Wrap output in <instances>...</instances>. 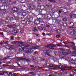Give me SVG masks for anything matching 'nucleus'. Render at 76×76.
Wrapping results in <instances>:
<instances>
[{"label": "nucleus", "instance_id": "obj_61", "mask_svg": "<svg viewBox=\"0 0 76 76\" xmlns=\"http://www.w3.org/2000/svg\"><path fill=\"white\" fill-rule=\"evenodd\" d=\"M72 16H73L72 15H70V17L71 18H72Z\"/></svg>", "mask_w": 76, "mask_h": 76}, {"label": "nucleus", "instance_id": "obj_51", "mask_svg": "<svg viewBox=\"0 0 76 76\" xmlns=\"http://www.w3.org/2000/svg\"><path fill=\"white\" fill-rule=\"evenodd\" d=\"M31 41H29V40H28V43H30L31 44Z\"/></svg>", "mask_w": 76, "mask_h": 76}, {"label": "nucleus", "instance_id": "obj_31", "mask_svg": "<svg viewBox=\"0 0 76 76\" xmlns=\"http://www.w3.org/2000/svg\"><path fill=\"white\" fill-rule=\"evenodd\" d=\"M48 1H50L51 2H55V0H48Z\"/></svg>", "mask_w": 76, "mask_h": 76}, {"label": "nucleus", "instance_id": "obj_11", "mask_svg": "<svg viewBox=\"0 0 76 76\" xmlns=\"http://www.w3.org/2000/svg\"><path fill=\"white\" fill-rule=\"evenodd\" d=\"M54 54L57 56H58L60 54V52L58 51H56L54 52Z\"/></svg>", "mask_w": 76, "mask_h": 76}, {"label": "nucleus", "instance_id": "obj_59", "mask_svg": "<svg viewBox=\"0 0 76 76\" xmlns=\"http://www.w3.org/2000/svg\"><path fill=\"white\" fill-rule=\"evenodd\" d=\"M60 66H61V67H63V66H58V68H60Z\"/></svg>", "mask_w": 76, "mask_h": 76}, {"label": "nucleus", "instance_id": "obj_30", "mask_svg": "<svg viewBox=\"0 0 76 76\" xmlns=\"http://www.w3.org/2000/svg\"><path fill=\"white\" fill-rule=\"evenodd\" d=\"M38 52L37 51H35L34 52V55H36V54H38Z\"/></svg>", "mask_w": 76, "mask_h": 76}, {"label": "nucleus", "instance_id": "obj_4", "mask_svg": "<svg viewBox=\"0 0 76 76\" xmlns=\"http://www.w3.org/2000/svg\"><path fill=\"white\" fill-rule=\"evenodd\" d=\"M67 33L68 34H69V35H71V36L73 35L75 37L76 36V32L75 31H67Z\"/></svg>", "mask_w": 76, "mask_h": 76}, {"label": "nucleus", "instance_id": "obj_16", "mask_svg": "<svg viewBox=\"0 0 76 76\" xmlns=\"http://www.w3.org/2000/svg\"><path fill=\"white\" fill-rule=\"evenodd\" d=\"M29 41H31V45H36V44L35 43H32V40L31 39H29Z\"/></svg>", "mask_w": 76, "mask_h": 76}, {"label": "nucleus", "instance_id": "obj_52", "mask_svg": "<svg viewBox=\"0 0 76 76\" xmlns=\"http://www.w3.org/2000/svg\"><path fill=\"white\" fill-rule=\"evenodd\" d=\"M13 19H14V18H11V20H13Z\"/></svg>", "mask_w": 76, "mask_h": 76}, {"label": "nucleus", "instance_id": "obj_32", "mask_svg": "<svg viewBox=\"0 0 76 76\" xmlns=\"http://www.w3.org/2000/svg\"><path fill=\"white\" fill-rule=\"evenodd\" d=\"M23 16H26V13L25 12H23Z\"/></svg>", "mask_w": 76, "mask_h": 76}, {"label": "nucleus", "instance_id": "obj_12", "mask_svg": "<svg viewBox=\"0 0 76 76\" xmlns=\"http://www.w3.org/2000/svg\"><path fill=\"white\" fill-rule=\"evenodd\" d=\"M75 45V44H74V45H70V47H72V49L73 50H76V47Z\"/></svg>", "mask_w": 76, "mask_h": 76}, {"label": "nucleus", "instance_id": "obj_57", "mask_svg": "<svg viewBox=\"0 0 76 76\" xmlns=\"http://www.w3.org/2000/svg\"><path fill=\"white\" fill-rule=\"evenodd\" d=\"M37 40L38 41V42H40V39H37Z\"/></svg>", "mask_w": 76, "mask_h": 76}, {"label": "nucleus", "instance_id": "obj_44", "mask_svg": "<svg viewBox=\"0 0 76 76\" xmlns=\"http://www.w3.org/2000/svg\"><path fill=\"white\" fill-rule=\"evenodd\" d=\"M72 23V26H73L74 25V24H73V23L71 22V23H70L69 24H71Z\"/></svg>", "mask_w": 76, "mask_h": 76}, {"label": "nucleus", "instance_id": "obj_34", "mask_svg": "<svg viewBox=\"0 0 76 76\" xmlns=\"http://www.w3.org/2000/svg\"><path fill=\"white\" fill-rule=\"evenodd\" d=\"M59 49L60 50H62V51H65V50L64 49H63L62 48H60Z\"/></svg>", "mask_w": 76, "mask_h": 76}, {"label": "nucleus", "instance_id": "obj_29", "mask_svg": "<svg viewBox=\"0 0 76 76\" xmlns=\"http://www.w3.org/2000/svg\"><path fill=\"white\" fill-rule=\"evenodd\" d=\"M17 76V74H16V73H14L11 75V76Z\"/></svg>", "mask_w": 76, "mask_h": 76}, {"label": "nucleus", "instance_id": "obj_56", "mask_svg": "<svg viewBox=\"0 0 76 76\" xmlns=\"http://www.w3.org/2000/svg\"><path fill=\"white\" fill-rule=\"evenodd\" d=\"M63 42L64 44H65V45L67 44V43L64 42Z\"/></svg>", "mask_w": 76, "mask_h": 76}, {"label": "nucleus", "instance_id": "obj_37", "mask_svg": "<svg viewBox=\"0 0 76 76\" xmlns=\"http://www.w3.org/2000/svg\"><path fill=\"white\" fill-rule=\"evenodd\" d=\"M17 76H27V75H26V74H25L24 75H18Z\"/></svg>", "mask_w": 76, "mask_h": 76}, {"label": "nucleus", "instance_id": "obj_36", "mask_svg": "<svg viewBox=\"0 0 76 76\" xmlns=\"http://www.w3.org/2000/svg\"><path fill=\"white\" fill-rule=\"evenodd\" d=\"M30 66L31 67H34V68H35V67H36V66H33V65H30Z\"/></svg>", "mask_w": 76, "mask_h": 76}, {"label": "nucleus", "instance_id": "obj_47", "mask_svg": "<svg viewBox=\"0 0 76 76\" xmlns=\"http://www.w3.org/2000/svg\"><path fill=\"white\" fill-rule=\"evenodd\" d=\"M39 2H42V0H38Z\"/></svg>", "mask_w": 76, "mask_h": 76}, {"label": "nucleus", "instance_id": "obj_43", "mask_svg": "<svg viewBox=\"0 0 76 76\" xmlns=\"http://www.w3.org/2000/svg\"><path fill=\"white\" fill-rule=\"evenodd\" d=\"M3 66H8V65L7 64H3Z\"/></svg>", "mask_w": 76, "mask_h": 76}, {"label": "nucleus", "instance_id": "obj_54", "mask_svg": "<svg viewBox=\"0 0 76 76\" xmlns=\"http://www.w3.org/2000/svg\"><path fill=\"white\" fill-rule=\"evenodd\" d=\"M0 44H1V45H3V43L0 42Z\"/></svg>", "mask_w": 76, "mask_h": 76}, {"label": "nucleus", "instance_id": "obj_55", "mask_svg": "<svg viewBox=\"0 0 76 76\" xmlns=\"http://www.w3.org/2000/svg\"><path fill=\"white\" fill-rule=\"evenodd\" d=\"M0 34H1V35H4L3 33L1 32L0 33Z\"/></svg>", "mask_w": 76, "mask_h": 76}, {"label": "nucleus", "instance_id": "obj_49", "mask_svg": "<svg viewBox=\"0 0 76 76\" xmlns=\"http://www.w3.org/2000/svg\"><path fill=\"white\" fill-rule=\"evenodd\" d=\"M70 63H73V62L72 61H73V60H70V61H69Z\"/></svg>", "mask_w": 76, "mask_h": 76}, {"label": "nucleus", "instance_id": "obj_17", "mask_svg": "<svg viewBox=\"0 0 76 76\" xmlns=\"http://www.w3.org/2000/svg\"><path fill=\"white\" fill-rule=\"evenodd\" d=\"M14 65H16V66H14V67H18V66H19V64H18V63L17 62H15L14 63Z\"/></svg>", "mask_w": 76, "mask_h": 76}, {"label": "nucleus", "instance_id": "obj_33", "mask_svg": "<svg viewBox=\"0 0 76 76\" xmlns=\"http://www.w3.org/2000/svg\"><path fill=\"white\" fill-rule=\"evenodd\" d=\"M66 50H67V51H68V53H71V51H70V49H66Z\"/></svg>", "mask_w": 76, "mask_h": 76}, {"label": "nucleus", "instance_id": "obj_3", "mask_svg": "<svg viewBox=\"0 0 76 76\" xmlns=\"http://www.w3.org/2000/svg\"><path fill=\"white\" fill-rule=\"evenodd\" d=\"M62 53L59 56V57L61 59H65V55H68V54L67 53L62 52Z\"/></svg>", "mask_w": 76, "mask_h": 76}, {"label": "nucleus", "instance_id": "obj_40", "mask_svg": "<svg viewBox=\"0 0 76 76\" xmlns=\"http://www.w3.org/2000/svg\"><path fill=\"white\" fill-rule=\"evenodd\" d=\"M46 26L47 27V28H50V26L49 25L47 24Z\"/></svg>", "mask_w": 76, "mask_h": 76}, {"label": "nucleus", "instance_id": "obj_60", "mask_svg": "<svg viewBox=\"0 0 76 76\" xmlns=\"http://www.w3.org/2000/svg\"><path fill=\"white\" fill-rule=\"evenodd\" d=\"M2 63V62H1V61H0V64H1Z\"/></svg>", "mask_w": 76, "mask_h": 76}, {"label": "nucleus", "instance_id": "obj_19", "mask_svg": "<svg viewBox=\"0 0 76 76\" xmlns=\"http://www.w3.org/2000/svg\"><path fill=\"white\" fill-rule=\"evenodd\" d=\"M56 32L57 34H60L61 33V30L58 29L56 31Z\"/></svg>", "mask_w": 76, "mask_h": 76}, {"label": "nucleus", "instance_id": "obj_5", "mask_svg": "<svg viewBox=\"0 0 76 76\" xmlns=\"http://www.w3.org/2000/svg\"><path fill=\"white\" fill-rule=\"evenodd\" d=\"M12 10L14 11H15L14 12H13V15H15V13H16L17 15H18V17H19V16H20V15H18V9L16 7H14L12 8Z\"/></svg>", "mask_w": 76, "mask_h": 76}, {"label": "nucleus", "instance_id": "obj_22", "mask_svg": "<svg viewBox=\"0 0 76 76\" xmlns=\"http://www.w3.org/2000/svg\"><path fill=\"white\" fill-rule=\"evenodd\" d=\"M33 31H34L35 32H37V28H34L33 30Z\"/></svg>", "mask_w": 76, "mask_h": 76}, {"label": "nucleus", "instance_id": "obj_63", "mask_svg": "<svg viewBox=\"0 0 76 76\" xmlns=\"http://www.w3.org/2000/svg\"><path fill=\"white\" fill-rule=\"evenodd\" d=\"M9 73L10 75H12V72H10Z\"/></svg>", "mask_w": 76, "mask_h": 76}, {"label": "nucleus", "instance_id": "obj_46", "mask_svg": "<svg viewBox=\"0 0 76 76\" xmlns=\"http://www.w3.org/2000/svg\"><path fill=\"white\" fill-rule=\"evenodd\" d=\"M0 75H4V72L0 73Z\"/></svg>", "mask_w": 76, "mask_h": 76}, {"label": "nucleus", "instance_id": "obj_26", "mask_svg": "<svg viewBox=\"0 0 76 76\" xmlns=\"http://www.w3.org/2000/svg\"><path fill=\"white\" fill-rule=\"evenodd\" d=\"M63 20L64 22H66V21H67V18H64L63 19Z\"/></svg>", "mask_w": 76, "mask_h": 76}, {"label": "nucleus", "instance_id": "obj_8", "mask_svg": "<svg viewBox=\"0 0 76 76\" xmlns=\"http://www.w3.org/2000/svg\"><path fill=\"white\" fill-rule=\"evenodd\" d=\"M18 60L19 61H20V60H23V61H27V62H28V61H29V60L28 59H26L25 58H20L18 59Z\"/></svg>", "mask_w": 76, "mask_h": 76}, {"label": "nucleus", "instance_id": "obj_38", "mask_svg": "<svg viewBox=\"0 0 76 76\" xmlns=\"http://www.w3.org/2000/svg\"><path fill=\"white\" fill-rule=\"evenodd\" d=\"M29 22H30V21L28 20V21H26V23L27 24H29Z\"/></svg>", "mask_w": 76, "mask_h": 76}, {"label": "nucleus", "instance_id": "obj_14", "mask_svg": "<svg viewBox=\"0 0 76 76\" xmlns=\"http://www.w3.org/2000/svg\"><path fill=\"white\" fill-rule=\"evenodd\" d=\"M49 67H53L55 68L56 67V66L54 64H50L48 66Z\"/></svg>", "mask_w": 76, "mask_h": 76}, {"label": "nucleus", "instance_id": "obj_64", "mask_svg": "<svg viewBox=\"0 0 76 76\" xmlns=\"http://www.w3.org/2000/svg\"><path fill=\"white\" fill-rule=\"evenodd\" d=\"M7 59V58H5L4 59V60H6Z\"/></svg>", "mask_w": 76, "mask_h": 76}, {"label": "nucleus", "instance_id": "obj_50", "mask_svg": "<svg viewBox=\"0 0 76 76\" xmlns=\"http://www.w3.org/2000/svg\"><path fill=\"white\" fill-rule=\"evenodd\" d=\"M57 45V46H58V47H60V46H61V45Z\"/></svg>", "mask_w": 76, "mask_h": 76}, {"label": "nucleus", "instance_id": "obj_18", "mask_svg": "<svg viewBox=\"0 0 76 76\" xmlns=\"http://www.w3.org/2000/svg\"><path fill=\"white\" fill-rule=\"evenodd\" d=\"M44 7H45L46 6H47L48 7H50H50H51V5H50V3H49L47 5H46L45 6H44Z\"/></svg>", "mask_w": 76, "mask_h": 76}, {"label": "nucleus", "instance_id": "obj_42", "mask_svg": "<svg viewBox=\"0 0 76 76\" xmlns=\"http://www.w3.org/2000/svg\"><path fill=\"white\" fill-rule=\"evenodd\" d=\"M42 68L41 67H39V66H38L37 67V69H42Z\"/></svg>", "mask_w": 76, "mask_h": 76}, {"label": "nucleus", "instance_id": "obj_39", "mask_svg": "<svg viewBox=\"0 0 76 76\" xmlns=\"http://www.w3.org/2000/svg\"><path fill=\"white\" fill-rule=\"evenodd\" d=\"M10 38L11 39H14V37L13 36L10 37Z\"/></svg>", "mask_w": 76, "mask_h": 76}, {"label": "nucleus", "instance_id": "obj_13", "mask_svg": "<svg viewBox=\"0 0 76 76\" xmlns=\"http://www.w3.org/2000/svg\"><path fill=\"white\" fill-rule=\"evenodd\" d=\"M28 18V20H29L30 22L31 21V20H32V19H33L30 16H28L27 17Z\"/></svg>", "mask_w": 76, "mask_h": 76}, {"label": "nucleus", "instance_id": "obj_25", "mask_svg": "<svg viewBox=\"0 0 76 76\" xmlns=\"http://www.w3.org/2000/svg\"><path fill=\"white\" fill-rule=\"evenodd\" d=\"M66 68H67L66 67H64V68H62L61 69V70H67V69H66Z\"/></svg>", "mask_w": 76, "mask_h": 76}, {"label": "nucleus", "instance_id": "obj_21", "mask_svg": "<svg viewBox=\"0 0 76 76\" xmlns=\"http://www.w3.org/2000/svg\"><path fill=\"white\" fill-rule=\"evenodd\" d=\"M37 28H38V29H40V30H41V31H42V30H43V28H42V27H41L38 26Z\"/></svg>", "mask_w": 76, "mask_h": 76}, {"label": "nucleus", "instance_id": "obj_15", "mask_svg": "<svg viewBox=\"0 0 76 76\" xmlns=\"http://www.w3.org/2000/svg\"><path fill=\"white\" fill-rule=\"evenodd\" d=\"M9 47H10V48L8 49V50H12L13 48V46L12 45H9Z\"/></svg>", "mask_w": 76, "mask_h": 76}, {"label": "nucleus", "instance_id": "obj_23", "mask_svg": "<svg viewBox=\"0 0 76 76\" xmlns=\"http://www.w3.org/2000/svg\"><path fill=\"white\" fill-rule=\"evenodd\" d=\"M59 60V59H58L56 58H53V60H54V61H57V60Z\"/></svg>", "mask_w": 76, "mask_h": 76}, {"label": "nucleus", "instance_id": "obj_10", "mask_svg": "<svg viewBox=\"0 0 76 76\" xmlns=\"http://www.w3.org/2000/svg\"><path fill=\"white\" fill-rule=\"evenodd\" d=\"M7 26L8 28H15L16 27V25L15 24L12 25V26L8 25Z\"/></svg>", "mask_w": 76, "mask_h": 76}, {"label": "nucleus", "instance_id": "obj_45", "mask_svg": "<svg viewBox=\"0 0 76 76\" xmlns=\"http://www.w3.org/2000/svg\"><path fill=\"white\" fill-rule=\"evenodd\" d=\"M20 34H23V31H20Z\"/></svg>", "mask_w": 76, "mask_h": 76}, {"label": "nucleus", "instance_id": "obj_7", "mask_svg": "<svg viewBox=\"0 0 76 76\" xmlns=\"http://www.w3.org/2000/svg\"><path fill=\"white\" fill-rule=\"evenodd\" d=\"M41 18H38L36 20L34 21V23L36 25H38L39 23Z\"/></svg>", "mask_w": 76, "mask_h": 76}, {"label": "nucleus", "instance_id": "obj_28", "mask_svg": "<svg viewBox=\"0 0 76 76\" xmlns=\"http://www.w3.org/2000/svg\"><path fill=\"white\" fill-rule=\"evenodd\" d=\"M71 55H72V56H71V58H72V57H75V56H75V53H72V54H71Z\"/></svg>", "mask_w": 76, "mask_h": 76}, {"label": "nucleus", "instance_id": "obj_9", "mask_svg": "<svg viewBox=\"0 0 76 76\" xmlns=\"http://www.w3.org/2000/svg\"><path fill=\"white\" fill-rule=\"evenodd\" d=\"M39 48V46H37L36 47H32L30 48V49H33V50H36V49H38Z\"/></svg>", "mask_w": 76, "mask_h": 76}, {"label": "nucleus", "instance_id": "obj_1", "mask_svg": "<svg viewBox=\"0 0 76 76\" xmlns=\"http://www.w3.org/2000/svg\"><path fill=\"white\" fill-rule=\"evenodd\" d=\"M16 42H18L19 44V47H21L22 48H20L19 49V51H24V53H27L28 54L30 53H32L34 52V50L32 49H29L28 48L26 47H29V46L27 45V43L26 42H12V44L14 45H16Z\"/></svg>", "mask_w": 76, "mask_h": 76}, {"label": "nucleus", "instance_id": "obj_24", "mask_svg": "<svg viewBox=\"0 0 76 76\" xmlns=\"http://www.w3.org/2000/svg\"><path fill=\"white\" fill-rule=\"evenodd\" d=\"M12 32H14L15 34H17L18 33V31H17L15 30H13Z\"/></svg>", "mask_w": 76, "mask_h": 76}, {"label": "nucleus", "instance_id": "obj_41", "mask_svg": "<svg viewBox=\"0 0 76 76\" xmlns=\"http://www.w3.org/2000/svg\"><path fill=\"white\" fill-rule=\"evenodd\" d=\"M60 36L58 35H57L56 36V37H57L58 38H60Z\"/></svg>", "mask_w": 76, "mask_h": 76}, {"label": "nucleus", "instance_id": "obj_20", "mask_svg": "<svg viewBox=\"0 0 76 76\" xmlns=\"http://www.w3.org/2000/svg\"><path fill=\"white\" fill-rule=\"evenodd\" d=\"M4 47L6 48H7V49H8H8H9V48H9V45L8 46L7 45H4Z\"/></svg>", "mask_w": 76, "mask_h": 76}, {"label": "nucleus", "instance_id": "obj_27", "mask_svg": "<svg viewBox=\"0 0 76 76\" xmlns=\"http://www.w3.org/2000/svg\"><path fill=\"white\" fill-rule=\"evenodd\" d=\"M32 60H36V58L35 57H32Z\"/></svg>", "mask_w": 76, "mask_h": 76}, {"label": "nucleus", "instance_id": "obj_62", "mask_svg": "<svg viewBox=\"0 0 76 76\" xmlns=\"http://www.w3.org/2000/svg\"><path fill=\"white\" fill-rule=\"evenodd\" d=\"M42 35H45V33H42Z\"/></svg>", "mask_w": 76, "mask_h": 76}, {"label": "nucleus", "instance_id": "obj_58", "mask_svg": "<svg viewBox=\"0 0 76 76\" xmlns=\"http://www.w3.org/2000/svg\"><path fill=\"white\" fill-rule=\"evenodd\" d=\"M59 13H61L62 12H61V11L59 10Z\"/></svg>", "mask_w": 76, "mask_h": 76}, {"label": "nucleus", "instance_id": "obj_35", "mask_svg": "<svg viewBox=\"0 0 76 76\" xmlns=\"http://www.w3.org/2000/svg\"><path fill=\"white\" fill-rule=\"evenodd\" d=\"M69 29H71V30H72L73 29H74V28L72 27H71L69 28Z\"/></svg>", "mask_w": 76, "mask_h": 76}, {"label": "nucleus", "instance_id": "obj_48", "mask_svg": "<svg viewBox=\"0 0 76 76\" xmlns=\"http://www.w3.org/2000/svg\"><path fill=\"white\" fill-rule=\"evenodd\" d=\"M33 34H34V35H36V36H38V34H35V33H32Z\"/></svg>", "mask_w": 76, "mask_h": 76}, {"label": "nucleus", "instance_id": "obj_53", "mask_svg": "<svg viewBox=\"0 0 76 76\" xmlns=\"http://www.w3.org/2000/svg\"><path fill=\"white\" fill-rule=\"evenodd\" d=\"M7 42H8V41H7L6 42H5V44H7Z\"/></svg>", "mask_w": 76, "mask_h": 76}, {"label": "nucleus", "instance_id": "obj_2", "mask_svg": "<svg viewBox=\"0 0 76 76\" xmlns=\"http://www.w3.org/2000/svg\"><path fill=\"white\" fill-rule=\"evenodd\" d=\"M46 51V50H42V52H44L42 54L43 57H46L47 55L48 56H50V52H49V51Z\"/></svg>", "mask_w": 76, "mask_h": 76}, {"label": "nucleus", "instance_id": "obj_6", "mask_svg": "<svg viewBox=\"0 0 76 76\" xmlns=\"http://www.w3.org/2000/svg\"><path fill=\"white\" fill-rule=\"evenodd\" d=\"M56 47V46L54 45L53 44L48 45L47 46H45V47H47V48H49L51 49H54L53 48H51V47Z\"/></svg>", "mask_w": 76, "mask_h": 76}]
</instances>
